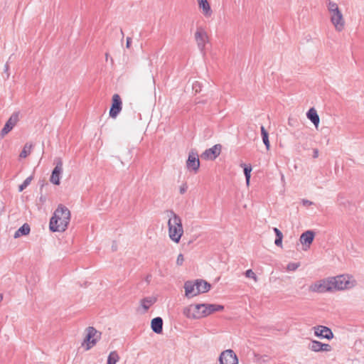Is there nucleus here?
Returning a JSON list of instances; mask_svg holds the SVG:
<instances>
[{
  "mask_svg": "<svg viewBox=\"0 0 364 364\" xmlns=\"http://www.w3.org/2000/svg\"><path fill=\"white\" fill-rule=\"evenodd\" d=\"M70 220V212L68 208L60 205L50 218L49 228L52 232H64Z\"/></svg>",
  "mask_w": 364,
  "mask_h": 364,
  "instance_id": "1",
  "label": "nucleus"
},
{
  "mask_svg": "<svg viewBox=\"0 0 364 364\" xmlns=\"http://www.w3.org/2000/svg\"><path fill=\"white\" fill-rule=\"evenodd\" d=\"M167 216L168 217V236L173 242L178 243L183 234L181 218L173 210H168Z\"/></svg>",
  "mask_w": 364,
  "mask_h": 364,
  "instance_id": "2",
  "label": "nucleus"
},
{
  "mask_svg": "<svg viewBox=\"0 0 364 364\" xmlns=\"http://www.w3.org/2000/svg\"><path fill=\"white\" fill-rule=\"evenodd\" d=\"M332 283V291H343L350 289L356 286L357 282L353 276L341 274L330 277Z\"/></svg>",
  "mask_w": 364,
  "mask_h": 364,
  "instance_id": "3",
  "label": "nucleus"
},
{
  "mask_svg": "<svg viewBox=\"0 0 364 364\" xmlns=\"http://www.w3.org/2000/svg\"><path fill=\"white\" fill-rule=\"evenodd\" d=\"M87 335L84 339L82 345H85V349L90 350L101 338V332L97 331L94 327L90 326L86 328Z\"/></svg>",
  "mask_w": 364,
  "mask_h": 364,
  "instance_id": "4",
  "label": "nucleus"
},
{
  "mask_svg": "<svg viewBox=\"0 0 364 364\" xmlns=\"http://www.w3.org/2000/svg\"><path fill=\"white\" fill-rule=\"evenodd\" d=\"M331 285H332V283L331 282V278L328 277L327 279L320 280V281L311 284L309 287V289L311 291L318 292V293L333 291Z\"/></svg>",
  "mask_w": 364,
  "mask_h": 364,
  "instance_id": "5",
  "label": "nucleus"
},
{
  "mask_svg": "<svg viewBox=\"0 0 364 364\" xmlns=\"http://www.w3.org/2000/svg\"><path fill=\"white\" fill-rule=\"evenodd\" d=\"M55 166L52 171V174L50 178V181L55 184L59 185L60 183V176L63 173V161L60 158H56L55 159Z\"/></svg>",
  "mask_w": 364,
  "mask_h": 364,
  "instance_id": "6",
  "label": "nucleus"
},
{
  "mask_svg": "<svg viewBox=\"0 0 364 364\" xmlns=\"http://www.w3.org/2000/svg\"><path fill=\"white\" fill-rule=\"evenodd\" d=\"M122 109V101L118 94H114L112 98V106L109 109V117L115 119Z\"/></svg>",
  "mask_w": 364,
  "mask_h": 364,
  "instance_id": "7",
  "label": "nucleus"
},
{
  "mask_svg": "<svg viewBox=\"0 0 364 364\" xmlns=\"http://www.w3.org/2000/svg\"><path fill=\"white\" fill-rule=\"evenodd\" d=\"M220 364H238V358L235 352L231 350L223 351L219 357Z\"/></svg>",
  "mask_w": 364,
  "mask_h": 364,
  "instance_id": "8",
  "label": "nucleus"
},
{
  "mask_svg": "<svg viewBox=\"0 0 364 364\" xmlns=\"http://www.w3.org/2000/svg\"><path fill=\"white\" fill-rule=\"evenodd\" d=\"M196 308L201 309L203 317H205L215 311H221L224 309L223 305L215 304H196Z\"/></svg>",
  "mask_w": 364,
  "mask_h": 364,
  "instance_id": "9",
  "label": "nucleus"
},
{
  "mask_svg": "<svg viewBox=\"0 0 364 364\" xmlns=\"http://www.w3.org/2000/svg\"><path fill=\"white\" fill-rule=\"evenodd\" d=\"M186 167L189 171L196 173L200 168V160L198 154L194 151L189 152L188 159L186 161Z\"/></svg>",
  "mask_w": 364,
  "mask_h": 364,
  "instance_id": "10",
  "label": "nucleus"
},
{
  "mask_svg": "<svg viewBox=\"0 0 364 364\" xmlns=\"http://www.w3.org/2000/svg\"><path fill=\"white\" fill-rule=\"evenodd\" d=\"M331 21L337 31L343 30L345 21L341 10L331 14Z\"/></svg>",
  "mask_w": 364,
  "mask_h": 364,
  "instance_id": "11",
  "label": "nucleus"
},
{
  "mask_svg": "<svg viewBox=\"0 0 364 364\" xmlns=\"http://www.w3.org/2000/svg\"><path fill=\"white\" fill-rule=\"evenodd\" d=\"M18 122V114L15 112L11 114V116L9 117V119L6 122L4 127L1 131V137H4L5 135H6L9 132H11L13 128L16 125L17 122Z\"/></svg>",
  "mask_w": 364,
  "mask_h": 364,
  "instance_id": "12",
  "label": "nucleus"
},
{
  "mask_svg": "<svg viewBox=\"0 0 364 364\" xmlns=\"http://www.w3.org/2000/svg\"><path fill=\"white\" fill-rule=\"evenodd\" d=\"M221 149L220 144H215L213 147L206 149L201 154V158L205 160H214L220 154Z\"/></svg>",
  "mask_w": 364,
  "mask_h": 364,
  "instance_id": "13",
  "label": "nucleus"
},
{
  "mask_svg": "<svg viewBox=\"0 0 364 364\" xmlns=\"http://www.w3.org/2000/svg\"><path fill=\"white\" fill-rule=\"evenodd\" d=\"M195 38L199 49L203 51L208 41L206 31L202 28H198L195 33Z\"/></svg>",
  "mask_w": 364,
  "mask_h": 364,
  "instance_id": "14",
  "label": "nucleus"
},
{
  "mask_svg": "<svg viewBox=\"0 0 364 364\" xmlns=\"http://www.w3.org/2000/svg\"><path fill=\"white\" fill-rule=\"evenodd\" d=\"M314 334L318 337L323 338L331 339L333 337V333L331 330L323 326H317L314 327Z\"/></svg>",
  "mask_w": 364,
  "mask_h": 364,
  "instance_id": "15",
  "label": "nucleus"
},
{
  "mask_svg": "<svg viewBox=\"0 0 364 364\" xmlns=\"http://www.w3.org/2000/svg\"><path fill=\"white\" fill-rule=\"evenodd\" d=\"M185 295L186 296L191 298L197 296L198 294L196 293L198 287H196V282L193 283L191 281L185 282L184 284Z\"/></svg>",
  "mask_w": 364,
  "mask_h": 364,
  "instance_id": "16",
  "label": "nucleus"
},
{
  "mask_svg": "<svg viewBox=\"0 0 364 364\" xmlns=\"http://www.w3.org/2000/svg\"><path fill=\"white\" fill-rule=\"evenodd\" d=\"M314 238V232L311 230H307L300 236V242L303 245H307L308 247L312 243Z\"/></svg>",
  "mask_w": 364,
  "mask_h": 364,
  "instance_id": "17",
  "label": "nucleus"
},
{
  "mask_svg": "<svg viewBox=\"0 0 364 364\" xmlns=\"http://www.w3.org/2000/svg\"><path fill=\"white\" fill-rule=\"evenodd\" d=\"M151 328L156 333H161L163 331V320L161 317H156L151 320Z\"/></svg>",
  "mask_w": 364,
  "mask_h": 364,
  "instance_id": "18",
  "label": "nucleus"
},
{
  "mask_svg": "<svg viewBox=\"0 0 364 364\" xmlns=\"http://www.w3.org/2000/svg\"><path fill=\"white\" fill-rule=\"evenodd\" d=\"M307 118L314 124L315 127L317 129L319 124V116L317 114L316 110L312 107L309 109L306 113Z\"/></svg>",
  "mask_w": 364,
  "mask_h": 364,
  "instance_id": "19",
  "label": "nucleus"
},
{
  "mask_svg": "<svg viewBox=\"0 0 364 364\" xmlns=\"http://www.w3.org/2000/svg\"><path fill=\"white\" fill-rule=\"evenodd\" d=\"M196 287H198V291L196 293L201 294L208 292L210 289V284L207 282L200 279L196 281Z\"/></svg>",
  "mask_w": 364,
  "mask_h": 364,
  "instance_id": "20",
  "label": "nucleus"
},
{
  "mask_svg": "<svg viewBox=\"0 0 364 364\" xmlns=\"http://www.w3.org/2000/svg\"><path fill=\"white\" fill-rule=\"evenodd\" d=\"M199 8L203 10L205 16L209 17L212 14V10L207 0H198Z\"/></svg>",
  "mask_w": 364,
  "mask_h": 364,
  "instance_id": "21",
  "label": "nucleus"
},
{
  "mask_svg": "<svg viewBox=\"0 0 364 364\" xmlns=\"http://www.w3.org/2000/svg\"><path fill=\"white\" fill-rule=\"evenodd\" d=\"M156 297L149 296L142 299L140 301V304L144 311H146L154 304L156 303Z\"/></svg>",
  "mask_w": 364,
  "mask_h": 364,
  "instance_id": "22",
  "label": "nucleus"
},
{
  "mask_svg": "<svg viewBox=\"0 0 364 364\" xmlns=\"http://www.w3.org/2000/svg\"><path fill=\"white\" fill-rule=\"evenodd\" d=\"M31 231L30 226L28 223H24L20 228H18L15 234H14V238H18L21 235H27L29 234Z\"/></svg>",
  "mask_w": 364,
  "mask_h": 364,
  "instance_id": "23",
  "label": "nucleus"
},
{
  "mask_svg": "<svg viewBox=\"0 0 364 364\" xmlns=\"http://www.w3.org/2000/svg\"><path fill=\"white\" fill-rule=\"evenodd\" d=\"M184 316H186L188 318L197 319L200 318V316L198 314H193V309L191 308V305L186 307L183 311Z\"/></svg>",
  "mask_w": 364,
  "mask_h": 364,
  "instance_id": "24",
  "label": "nucleus"
},
{
  "mask_svg": "<svg viewBox=\"0 0 364 364\" xmlns=\"http://www.w3.org/2000/svg\"><path fill=\"white\" fill-rule=\"evenodd\" d=\"M261 134H262L263 143L264 144L266 149L267 150H269V147H270V144H269V134L263 126L261 127Z\"/></svg>",
  "mask_w": 364,
  "mask_h": 364,
  "instance_id": "25",
  "label": "nucleus"
},
{
  "mask_svg": "<svg viewBox=\"0 0 364 364\" xmlns=\"http://www.w3.org/2000/svg\"><path fill=\"white\" fill-rule=\"evenodd\" d=\"M242 167H243L244 168V173H245V179H246V183L247 185H249L250 183V177H251V171H252V166L251 165H246L245 164H242L240 165Z\"/></svg>",
  "mask_w": 364,
  "mask_h": 364,
  "instance_id": "26",
  "label": "nucleus"
},
{
  "mask_svg": "<svg viewBox=\"0 0 364 364\" xmlns=\"http://www.w3.org/2000/svg\"><path fill=\"white\" fill-rule=\"evenodd\" d=\"M322 346V343L317 341H312L309 344V348L314 352H321V347Z\"/></svg>",
  "mask_w": 364,
  "mask_h": 364,
  "instance_id": "27",
  "label": "nucleus"
},
{
  "mask_svg": "<svg viewBox=\"0 0 364 364\" xmlns=\"http://www.w3.org/2000/svg\"><path fill=\"white\" fill-rule=\"evenodd\" d=\"M32 147H33V145L31 144L26 143L24 145L23 150L21 151V152L20 154V157L21 158L27 157L31 154Z\"/></svg>",
  "mask_w": 364,
  "mask_h": 364,
  "instance_id": "28",
  "label": "nucleus"
},
{
  "mask_svg": "<svg viewBox=\"0 0 364 364\" xmlns=\"http://www.w3.org/2000/svg\"><path fill=\"white\" fill-rule=\"evenodd\" d=\"M119 359L118 353L116 351H112L108 356L107 364H116Z\"/></svg>",
  "mask_w": 364,
  "mask_h": 364,
  "instance_id": "29",
  "label": "nucleus"
},
{
  "mask_svg": "<svg viewBox=\"0 0 364 364\" xmlns=\"http://www.w3.org/2000/svg\"><path fill=\"white\" fill-rule=\"evenodd\" d=\"M33 179V176H29L28 178H26L24 181L23 182L22 184H21L19 186H18V191L19 192H21L23 191L27 186H29V184L31 183V181Z\"/></svg>",
  "mask_w": 364,
  "mask_h": 364,
  "instance_id": "30",
  "label": "nucleus"
},
{
  "mask_svg": "<svg viewBox=\"0 0 364 364\" xmlns=\"http://www.w3.org/2000/svg\"><path fill=\"white\" fill-rule=\"evenodd\" d=\"M327 7L331 14L336 12V11H340L338 4L332 1L328 2Z\"/></svg>",
  "mask_w": 364,
  "mask_h": 364,
  "instance_id": "31",
  "label": "nucleus"
},
{
  "mask_svg": "<svg viewBox=\"0 0 364 364\" xmlns=\"http://www.w3.org/2000/svg\"><path fill=\"white\" fill-rule=\"evenodd\" d=\"M245 275L246 277L247 278H251L255 282H257V275L255 274V273L252 270V269H247L245 272Z\"/></svg>",
  "mask_w": 364,
  "mask_h": 364,
  "instance_id": "32",
  "label": "nucleus"
},
{
  "mask_svg": "<svg viewBox=\"0 0 364 364\" xmlns=\"http://www.w3.org/2000/svg\"><path fill=\"white\" fill-rule=\"evenodd\" d=\"M300 266L299 263L291 262L287 264V269L288 271H294Z\"/></svg>",
  "mask_w": 364,
  "mask_h": 364,
  "instance_id": "33",
  "label": "nucleus"
},
{
  "mask_svg": "<svg viewBox=\"0 0 364 364\" xmlns=\"http://www.w3.org/2000/svg\"><path fill=\"white\" fill-rule=\"evenodd\" d=\"M191 308L193 309V314H198L200 316V318H203L201 309L196 308V305H191Z\"/></svg>",
  "mask_w": 364,
  "mask_h": 364,
  "instance_id": "34",
  "label": "nucleus"
},
{
  "mask_svg": "<svg viewBox=\"0 0 364 364\" xmlns=\"http://www.w3.org/2000/svg\"><path fill=\"white\" fill-rule=\"evenodd\" d=\"M321 347V352H328L331 350V346L327 343H322Z\"/></svg>",
  "mask_w": 364,
  "mask_h": 364,
  "instance_id": "35",
  "label": "nucleus"
},
{
  "mask_svg": "<svg viewBox=\"0 0 364 364\" xmlns=\"http://www.w3.org/2000/svg\"><path fill=\"white\" fill-rule=\"evenodd\" d=\"M184 262V257L183 254H179L177 257L176 264L178 266H181Z\"/></svg>",
  "mask_w": 364,
  "mask_h": 364,
  "instance_id": "36",
  "label": "nucleus"
},
{
  "mask_svg": "<svg viewBox=\"0 0 364 364\" xmlns=\"http://www.w3.org/2000/svg\"><path fill=\"white\" fill-rule=\"evenodd\" d=\"M188 189V186L186 183H183L179 188V192L181 194H184Z\"/></svg>",
  "mask_w": 364,
  "mask_h": 364,
  "instance_id": "37",
  "label": "nucleus"
},
{
  "mask_svg": "<svg viewBox=\"0 0 364 364\" xmlns=\"http://www.w3.org/2000/svg\"><path fill=\"white\" fill-rule=\"evenodd\" d=\"M282 239H283V237H276L274 244L277 247H282Z\"/></svg>",
  "mask_w": 364,
  "mask_h": 364,
  "instance_id": "38",
  "label": "nucleus"
},
{
  "mask_svg": "<svg viewBox=\"0 0 364 364\" xmlns=\"http://www.w3.org/2000/svg\"><path fill=\"white\" fill-rule=\"evenodd\" d=\"M273 230L276 235V237H283L282 232L277 228H274Z\"/></svg>",
  "mask_w": 364,
  "mask_h": 364,
  "instance_id": "39",
  "label": "nucleus"
},
{
  "mask_svg": "<svg viewBox=\"0 0 364 364\" xmlns=\"http://www.w3.org/2000/svg\"><path fill=\"white\" fill-rule=\"evenodd\" d=\"M301 203L305 206L311 205L313 204V203L311 201L306 200V199H303Z\"/></svg>",
  "mask_w": 364,
  "mask_h": 364,
  "instance_id": "40",
  "label": "nucleus"
},
{
  "mask_svg": "<svg viewBox=\"0 0 364 364\" xmlns=\"http://www.w3.org/2000/svg\"><path fill=\"white\" fill-rule=\"evenodd\" d=\"M9 65L8 63H6L4 65V72L7 73V78H9V75H10L9 73Z\"/></svg>",
  "mask_w": 364,
  "mask_h": 364,
  "instance_id": "41",
  "label": "nucleus"
},
{
  "mask_svg": "<svg viewBox=\"0 0 364 364\" xmlns=\"http://www.w3.org/2000/svg\"><path fill=\"white\" fill-rule=\"evenodd\" d=\"M193 88L196 90V92H198L200 90V85L198 82H196L193 85Z\"/></svg>",
  "mask_w": 364,
  "mask_h": 364,
  "instance_id": "42",
  "label": "nucleus"
},
{
  "mask_svg": "<svg viewBox=\"0 0 364 364\" xmlns=\"http://www.w3.org/2000/svg\"><path fill=\"white\" fill-rule=\"evenodd\" d=\"M131 43H132V38H129V37H127V43H126V47L127 48H129L130 46H131Z\"/></svg>",
  "mask_w": 364,
  "mask_h": 364,
  "instance_id": "43",
  "label": "nucleus"
},
{
  "mask_svg": "<svg viewBox=\"0 0 364 364\" xmlns=\"http://www.w3.org/2000/svg\"><path fill=\"white\" fill-rule=\"evenodd\" d=\"M318 156V150L317 149H314V154L313 157L314 159L317 158Z\"/></svg>",
  "mask_w": 364,
  "mask_h": 364,
  "instance_id": "44",
  "label": "nucleus"
},
{
  "mask_svg": "<svg viewBox=\"0 0 364 364\" xmlns=\"http://www.w3.org/2000/svg\"><path fill=\"white\" fill-rule=\"evenodd\" d=\"M2 300H3V295L0 294V303L1 302Z\"/></svg>",
  "mask_w": 364,
  "mask_h": 364,
  "instance_id": "45",
  "label": "nucleus"
},
{
  "mask_svg": "<svg viewBox=\"0 0 364 364\" xmlns=\"http://www.w3.org/2000/svg\"><path fill=\"white\" fill-rule=\"evenodd\" d=\"M121 33H122V36H124V32L122 30H121Z\"/></svg>",
  "mask_w": 364,
  "mask_h": 364,
  "instance_id": "46",
  "label": "nucleus"
},
{
  "mask_svg": "<svg viewBox=\"0 0 364 364\" xmlns=\"http://www.w3.org/2000/svg\"><path fill=\"white\" fill-rule=\"evenodd\" d=\"M289 124H292V122H290V121H289Z\"/></svg>",
  "mask_w": 364,
  "mask_h": 364,
  "instance_id": "47",
  "label": "nucleus"
},
{
  "mask_svg": "<svg viewBox=\"0 0 364 364\" xmlns=\"http://www.w3.org/2000/svg\"><path fill=\"white\" fill-rule=\"evenodd\" d=\"M289 124H292V122H290V121H289Z\"/></svg>",
  "mask_w": 364,
  "mask_h": 364,
  "instance_id": "48",
  "label": "nucleus"
}]
</instances>
